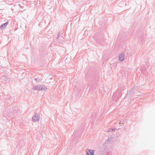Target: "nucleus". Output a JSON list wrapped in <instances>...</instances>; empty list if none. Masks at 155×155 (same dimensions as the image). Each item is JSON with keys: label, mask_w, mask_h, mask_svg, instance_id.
<instances>
[{"label": "nucleus", "mask_w": 155, "mask_h": 155, "mask_svg": "<svg viewBox=\"0 0 155 155\" xmlns=\"http://www.w3.org/2000/svg\"><path fill=\"white\" fill-rule=\"evenodd\" d=\"M39 115L37 114H35L32 117V120L34 122H37L39 120Z\"/></svg>", "instance_id": "nucleus-1"}, {"label": "nucleus", "mask_w": 155, "mask_h": 155, "mask_svg": "<svg viewBox=\"0 0 155 155\" xmlns=\"http://www.w3.org/2000/svg\"><path fill=\"white\" fill-rule=\"evenodd\" d=\"M94 150L90 149H87L86 150L87 155H94Z\"/></svg>", "instance_id": "nucleus-2"}, {"label": "nucleus", "mask_w": 155, "mask_h": 155, "mask_svg": "<svg viewBox=\"0 0 155 155\" xmlns=\"http://www.w3.org/2000/svg\"><path fill=\"white\" fill-rule=\"evenodd\" d=\"M60 33H59L58 35V36L57 38V39L58 40V42L59 43L62 44L63 42V40L64 39V38L62 36L60 37Z\"/></svg>", "instance_id": "nucleus-3"}, {"label": "nucleus", "mask_w": 155, "mask_h": 155, "mask_svg": "<svg viewBox=\"0 0 155 155\" xmlns=\"http://www.w3.org/2000/svg\"><path fill=\"white\" fill-rule=\"evenodd\" d=\"M125 55L124 53H122L118 56L119 60L120 61H123L125 58Z\"/></svg>", "instance_id": "nucleus-4"}, {"label": "nucleus", "mask_w": 155, "mask_h": 155, "mask_svg": "<svg viewBox=\"0 0 155 155\" xmlns=\"http://www.w3.org/2000/svg\"><path fill=\"white\" fill-rule=\"evenodd\" d=\"M40 85H37L33 86L31 89L34 90H38L40 91Z\"/></svg>", "instance_id": "nucleus-5"}, {"label": "nucleus", "mask_w": 155, "mask_h": 155, "mask_svg": "<svg viewBox=\"0 0 155 155\" xmlns=\"http://www.w3.org/2000/svg\"><path fill=\"white\" fill-rule=\"evenodd\" d=\"M8 23V22H7L5 23L2 24L0 26V28L1 29L5 28Z\"/></svg>", "instance_id": "nucleus-6"}, {"label": "nucleus", "mask_w": 155, "mask_h": 155, "mask_svg": "<svg viewBox=\"0 0 155 155\" xmlns=\"http://www.w3.org/2000/svg\"><path fill=\"white\" fill-rule=\"evenodd\" d=\"M40 91H46L47 89V88L45 86L40 85Z\"/></svg>", "instance_id": "nucleus-7"}, {"label": "nucleus", "mask_w": 155, "mask_h": 155, "mask_svg": "<svg viewBox=\"0 0 155 155\" xmlns=\"http://www.w3.org/2000/svg\"><path fill=\"white\" fill-rule=\"evenodd\" d=\"M137 87V86H134V87H133V88H132L129 91V93L130 94H131L133 93L135 91V88Z\"/></svg>", "instance_id": "nucleus-8"}, {"label": "nucleus", "mask_w": 155, "mask_h": 155, "mask_svg": "<svg viewBox=\"0 0 155 155\" xmlns=\"http://www.w3.org/2000/svg\"><path fill=\"white\" fill-rule=\"evenodd\" d=\"M114 138L112 137H108L107 140H106V142H110L112 141Z\"/></svg>", "instance_id": "nucleus-9"}, {"label": "nucleus", "mask_w": 155, "mask_h": 155, "mask_svg": "<svg viewBox=\"0 0 155 155\" xmlns=\"http://www.w3.org/2000/svg\"><path fill=\"white\" fill-rule=\"evenodd\" d=\"M116 130V128H110L107 131V132H111L113 131Z\"/></svg>", "instance_id": "nucleus-10"}, {"label": "nucleus", "mask_w": 155, "mask_h": 155, "mask_svg": "<svg viewBox=\"0 0 155 155\" xmlns=\"http://www.w3.org/2000/svg\"><path fill=\"white\" fill-rule=\"evenodd\" d=\"M38 80V78H35V81H37V80Z\"/></svg>", "instance_id": "nucleus-11"}]
</instances>
